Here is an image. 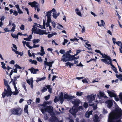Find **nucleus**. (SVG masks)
<instances>
[{"label": "nucleus", "mask_w": 122, "mask_h": 122, "mask_svg": "<svg viewBox=\"0 0 122 122\" xmlns=\"http://www.w3.org/2000/svg\"><path fill=\"white\" fill-rule=\"evenodd\" d=\"M122 110L120 108H116L109 114L108 122H122Z\"/></svg>", "instance_id": "nucleus-1"}, {"label": "nucleus", "mask_w": 122, "mask_h": 122, "mask_svg": "<svg viewBox=\"0 0 122 122\" xmlns=\"http://www.w3.org/2000/svg\"><path fill=\"white\" fill-rule=\"evenodd\" d=\"M4 85L6 86L7 90L5 88L4 89V92H3L2 96L3 98H4L6 96L7 97H10L12 94V92L10 86L8 84L7 81L5 79H4Z\"/></svg>", "instance_id": "nucleus-2"}, {"label": "nucleus", "mask_w": 122, "mask_h": 122, "mask_svg": "<svg viewBox=\"0 0 122 122\" xmlns=\"http://www.w3.org/2000/svg\"><path fill=\"white\" fill-rule=\"evenodd\" d=\"M71 52V50L67 51L62 56L61 60L63 62H66L67 61H71L72 55L70 54Z\"/></svg>", "instance_id": "nucleus-3"}, {"label": "nucleus", "mask_w": 122, "mask_h": 122, "mask_svg": "<svg viewBox=\"0 0 122 122\" xmlns=\"http://www.w3.org/2000/svg\"><path fill=\"white\" fill-rule=\"evenodd\" d=\"M11 111L12 114L20 116L23 112L22 109L20 107L11 109Z\"/></svg>", "instance_id": "nucleus-4"}, {"label": "nucleus", "mask_w": 122, "mask_h": 122, "mask_svg": "<svg viewBox=\"0 0 122 122\" xmlns=\"http://www.w3.org/2000/svg\"><path fill=\"white\" fill-rule=\"evenodd\" d=\"M78 108L73 106L71 109L69 110V112L76 117V113L78 111Z\"/></svg>", "instance_id": "nucleus-5"}, {"label": "nucleus", "mask_w": 122, "mask_h": 122, "mask_svg": "<svg viewBox=\"0 0 122 122\" xmlns=\"http://www.w3.org/2000/svg\"><path fill=\"white\" fill-rule=\"evenodd\" d=\"M74 96L70 95L67 93L64 94V99H67L68 100H72V99L74 98Z\"/></svg>", "instance_id": "nucleus-6"}, {"label": "nucleus", "mask_w": 122, "mask_h": 122, "mask_svg": "<svg viewBox=\"0 0 122 122\" xmlns=\"http://www.w3.org/2000/svg\"><path fill=\"white\" fill-rule=\"evenodd\" d=\"M105 103L107 104V107L109 108H110L113 105L112 101L111 100H108L106 101Z\"/></svg>", "instance_id": "nucleus-7"}, {"label": "nucleus", "mask_w": 122, "mask_h": 122, "mask_svg": "<svg viewBox=\"0 0 122 122\" xmlns=\"http://www.w3.org/2000/svg\"><path fill=\"white\" fill-rule=\"evenodd\" d=\"M38 3L35 1L31 2H30L28 3V4L31 6L32 7H35V10H36V8L38 7Z\"/></svg>", "instance_id": "nucleus-8"}, {"label": "nucleus", "mask_w": 122, "mask_h": 122, "mask_svg": "<svg viewBox=\"0 0 122 122\" xmlns=\"http://www.w3.org/2000/svg\"><path fill=\"white\" fill-rule=\"evenodd\" d=\"M95 97L93 94L88 95L87 97V99L89 101V102H92V101L95 99Z\"/></svg>", "instance_id": "nucleus-9"}, {"label": "nucleus", "mask_w": 122, "mask_h": 122, "mask_svg": "<svg viewBox=\"0 0 122 122\" xmlns=\"http://www.w3.org/2000/svg\"><path fill=\"white\" fill-rule=\"evenodd\" d=\"M26 82L29 85H30L32 89L33 87V78L32 77L29 80H26Z\"/></svg>", "instance_id": "nucleus-10"}, {"label": "nucleus", "mask_w": 122, "mask_h": 122, "mask_svg": "<svg viewBox=\"0 0 122 122\" xmlns=\"http://www.w3.org/2000/svg\"><path fill=\"white\" fill-rule=\"evenodd\" d=\"M54 61H49L48 62L46 61H44V65L45 66V68H46V66H47L49 67H51L52 66V64L54 63Z\"/></svg>", "instance_id": "nucleus-11"}, {"label": "nucleus", "mask_w": 122, "mask_h": 122, "mask_svg": "<svg viewBox=\"0 0 122 122\" xmlns=\"http://www.w3.org/2000/svg\"><path fill=\"white\" fill-rule=\"evenodd\" d=\"M28 70L30 71L31 73L32 74L33 73V74H36L37 71H39L38 69H35L32 67L30 68Z\"/></svg>", "instance_id": "nucleus-12"}, {"label": "nucleus", "mask_w": 122, "mask_h": 122, "mask_svg": "<svg viewBox=\"0 0 122 122\" xmlns=\"http://www.w3.org/2000/svg\"><path fill=\"white\" fill-rule=\"evenodd\" d=\"M107 60H108V61L110 62H108L107 60H106V59H105L104 60L105 62H104V63L105 64H107L108 65H110L111 66H114V65H113L112 64V60L110 57L108 58Z\"/></svg>", "instance_id": "nucleus-13"}, {"label": "nucleus", "mask_w": 122, "mask_h": 122, "mask_svg": "<svg viewBox=\"0 0 122 122\" xmlns=\"http://www.w3.org/2000/svg\"><path fill=\"white\" fill-rule=\"evenodd\" d=\"M51 119V122L53 121L54 122H58L59 121L58 118L56 117L54 114L52 115Z\"/></svg>", "instance_id": "nucleus-14"}, {"label": "nucleus", "mask_w": 122, "mask_h": 122, "mask_svg": "<svg viewBox=\"0 0 122 122\" xmlns=\"http://www.w3.org/2000/svg\"><path fill=\"white\" fill-rule=\"evenodd\" d=\"M72 103L74 105V107L78 108V106L80 103V101L75 100L72 102Z\"/></svg>", "instance_id": "nucleus-15"}, {"label": "nucleus", "mask_w": 122, "mask_h": 122, "mask_svg": "<svg viewBox=\"0 0 122 122\" xmlns=\"http://www.w3.org/2000/svg\"><path fill=\"white\" fill-rule=\"evenodd\" d=\"M107 92L109 95V96L111 97H115L116 95L115 93L109 90H107Z\"/></svg>", "instance_id": "nucleus-16"}, {"label": "nucleus", "mask_w": 122, "mask_h": 122, "mask_svg": "<svg viewBox=\"0 0 122 122\" xmlns=\"http://www.w3.org/2000/svg\"><path fill=\"white\" fill-rule=\"evenodd\" d=\"M47 112L50 113H52L53 111V107L51 106H47Z\"/></svg>", "instance_id": "nucleus-17"}, {"label": "nucleus", "mask_w": 122, "mask_h": 122, "mask_svg": "<svg viewBox=\"0 0 122 122\" xmlns=\"http://www.w3.org/2000/svg\"><path fill=\"white\" fill-rule=\"evenodd\" d=\"M59 99L60 101V102L62 104L64 101V97H63V92H61L60 93V95L59 97Z\"/></svg>", "instance_id": "nucleus-18"}, {"label": "nucleus", "mask_w": 122, "mask_h": 122, "mask_svg": "<svg viewBox=\"0 0 122 122\" xmlns=\"http://www.w3.org/2000/svg\"><path fill=\"white\" fill-rule=\"evenodd\" d=\"M104 56L103 55V56H102V57L103 58H105V59H101V61L104 63L105 62L104 61V60L105 59H106V60H107V59L109 58V57H110V56H107V55L104 54Z\"/></svg>", "instance_id": "nucleus-19"}, {"label": "nucleus", "mask_w": 122, "mask_h": 122, "mask_svg": "<svg viewBox=\"0 0 122 122\" xmlns=\"http://www.w3.org/2000/svg\"><path fill=\"white\" fill-rule=\"evenodd\" d=\"M15 6L17 9L18 12V13L19 14H21L23 13V12L20 9V7L17 4L15 5Z\"/></svg>", "instance_id": "nucleus-20"}, {"label": "nucleus", "mask_w": 122, "mask_h": 122, "mask_svg": "<svg viewBox=\"0 0 122 122\" xmlns=\"http://www.w3.org/2000/svg\"><path fill=\"white\" fill-rule=\"evenodd\" d=\"M75 10L76 12L78 15L80 16H82L81 14L78 9H76Z\"/></svg>", "instance_id": "nucleus-21"}, {"label": "nucleus", "mask_w": 122, "mask_h": 122, "mask_svg": "<svg viewBox=\"0 0 122 122\" xmlns=\"http://www.w3.org/2000/svg\"><path fill=\"white\" fill-rule=\"evenodd\" d=\"M50 33V32H48L47 33L46 32V30H41L40 35H43V34L47 35L48 33Z\"/></svg>", "instance_id": "nucleus-22"}, {"label": "nucleus", "mask_w": 122, "mask_h": 122, "mask_svg": "<svg viewBox=\"0 0 122 122\" xmlns=\"http://www.w3.org/2000/svg\"><path fill=\"white\" fill-rule=\"evenodd\" d=\"M47 106L46 107H44V108H42L40 110L42 112V113L43 114H44L45 113V112H47Z\"/></svg>", "instance_id": "nucleus-23"}, {"label": "nucleus", "mask_w": 122, "mask_h": 122, "mask_svg": "<svg viewBox=\"0 0 122 122\" xmlns=\"http://www.w3.org/2000/svg\"><path fill=\"white\" fill-rule=\"evenodd\" d=\"M57 34V33L55 32L52 33L51 34H49L47 36V37L49 38H50L51 37L54 35H56Z\"/></svg>", "instance_id": "nucleus-24"}, {"label": "nucleus", "mask_w": 122, "mask_h": 122, "mask_svg": "<svg viewBox=\"0 0 122 122\" xmlns=\"http://www.w3.org/2000/svg\"><path fill=\"white\" fill-rule=\"evenodd\" d=\"M12 25L13 27L12 28L11 30H10V31H15V29L16 27L14 23H12Z\"/></svg>", "instance_id": "nucleus-25"}, {"label": "nucleus", "mask_w": 122, "mask_h": 122, "mask_svg": "<svg viewBox=\"0 0 122 122\" xmlns=\"http://www.w3.org/2000/svg\"><path fill=\"white\" fill-rule=\"evenodd\" d=\"M40 41V40L39 39H34L33 40V42L34 44H36L38 43Z\"/></svg>", "instance_id": "nucleus-26"}, {"label": "nucleus", "mask_w": 122, "mask_h": 122, "mask_svg": "<svg viewBox=\"0 0 122 122\" xmlns=\"http://www.w3.org/2000/svg\"><path fill=\"white\" fill-rule=\"evenodd\" d=\"M112 68H112L113 71L115 72L116 73H118L117 70V69L115 67V66L114 65L113 66H112Z\"/></svg>", "instance_id": "nucleus-27"}, {"label": "nucleus", "mask_w": 122, "mask_h": 122, "mask_svg": "<svg viewBox=\"0 0 122 122\" xmlns=\"http://www.w3.org/2000/svg\"><path fill=\"white\" fill-rule=\"evenodd\" d=\"M119 98L120 99V101L122 104V93L121 92L119 95Z\"/></svg>", "instance_id": "nucleus-28"}, {"label": "nucleus", "mask_w": 122, "mask_h": 122, "mask_svg": "<svg viewBox=\"0 0 122 122\" xmlns=\"http://www.w3.org/2000/svg\"><path fill=\"white\" fill-rule=\"evenodd\" d=\"M83 93L82 92H76V95L78 96H81L83 95Z\"/></svg>", "instance_id": "nucleus-29"}, {"label": "nucleus", "mask_w": 122, "mask_h": 122, "mask_svg": "<svg viewBox=\"0 0 122 122\" xmlns=\"http://www.w3.org/2000/svg\"><path fill=\"white\" fill-rule=\"evenodd\" d=\"M47 90V88L46 87H43L41 90V92H44L46 91Z\"/></svg>", "instance_id": "nucleus-30"}, {"label": "nucleus", "mask_w": 122, "mask_h": 122, "mask_svg": "<svg viewBox=\"0 0 122 122\" xmlns=\"http://www.w3.org/2000/svg\"><path fill=\"white\" fill-rule=\"evenodd\" d=\"M41 30V29H40L37 30L36 31L34 32V33L35 34L36 33L37 34L40 35Z\"/></svg>", "instance_id": "nucleus-31"}, {"label": "nucleus", "mask_w": 122, "mask_h": 122, "mask_svg": "<svg viewBox=\"0 0 122 122\" xmlns=\"http://www.w3.org/2000/svg\"><path fill=\"white\" fill-rule=\"evenodd\" d=\"M99 118L98 116L97 117H95L94 120V122H99Z\"/></svg>", "instance_id": "nucleus-32"}, {"label": "nucleus", "mask_w": 122, "mask_h": 122, "mask_svg": "<svg viewBox=\"0 0 122 122\" xmlns=\"http://www.w3.org/2000/svg\"><path fill=\"white\" fill-rule=\"evenodd\" d=\"M47 17H51V11H48L47 12L46 15Z\"/></svg>", "instance_id": "nucleus-33"}, {"label": "nucleus", "mask_w": 122, "mask_h": 122, "mask_svg": "<svg viewBox=\"0 0 122 122\" xmlns=\"http://www.w3.org/2000/svg\"><path fill=\"white\" fill-rule=\"evenodd\" d=\"M17 35H16L15 34H11V36L13 38H16L17 39L18 38V37L17 36Z\"/></svg>", "instance_id": "nucleus-34"}, {"label": "nucleus", "mask_w": 122, "mask_h": 122, "mask_svg": "<svg viewBox=\"0 0 122 122\" xmlns=\"http://www.w3.org/2000/svg\"><path fill=\"white\" fill-rule=\"evenodd\" d=\"M121 44V47L119 48L120 52L122 53V44L121 41H118Z\"/></svg>", "instance_id": "nucleus-35"}, {"label": "nucleus", "mask_w": 122, "mask_h": 122, "mask_svg": "<svg viewBox=\"0 0 122 122\" xmlns=\"http://www.w3.org/2000/svg\"><path fill=\"white\" fill-rule=\"evenodd\" d=\"M14 66L15 67V68L21 69L22 67L16 64L14 65Z\"/></svg>", "instance_id": "nucleus-36"}, {"label": "nucleus", "mask_w": 122, "mask_h": 122, "mask_svg": "<svg viewBox=\"0 0 122 122\" xmlns=\"http://www.w3.org/2000/svg\"><path fill=\"white\" fill-rule=\"evenodd\" d=\"M36 25H34L33 26V28H32V30L33 31H34V32L36 31L37 30V28L35 27Z\"/></svg>", "instance_id": "nucleus-37"}, {"label": "nucleus", "mask_w": 122, "mask_h": 122, "mask_svg": "<svg viewBox=\"0 0 122 122\" xmlns=\"http://www.w3.org/2000/svg\"><path fill=\"white\" fill-rule=\"evenodd\" d=\"M37 61L39 62H41L42 61L41 57H37Z\"/></svg>", "instance_id": "nucleus-38"}, {"label": "nucleus", "mask_w": 122, "mask_h": 122, "mask_svg": "<svg viewBox=\"0 0 122 122\" xmlns=\"http://www.w3.org/2000/svg\"><path fill=\"white\" fill-rule=\"evenodd\" d=\"M75 56H73V55H72L71 61L73 60H74L75 59H77L78 58H79V57H75Z\"/></svg>", "instance_id": "nucleus-39"}, {"label": "nucleus", "mask_w": 122, "mask_h": 122, "mask_svg": "<svg viewBox=\"0 0 122 122\" xmlns=\"http://www.w3.org/2000/svg\"><path fill=\"white\" fill-rule=\"evenodd\" d=\"M50 95H48L47 96H45V100L47 101L50 98Z\"/></svg>", "instance_id": "nucleus-40"}, {"label": "nucleus", "mask_w": 122, "mask_h": 122, "mask_svg": "<svg viewBox=\"0 0 122 122\" xmlns=\"http://www.w3.org/2000/svg\"><path fill=\"white\" fill-rule=\"evenodd\" d=\"M68 41L67 40L64 39V42H63L62 44L63 45H65L66 43H67Z\"/></svg>", "instance_id": "nucleus-41"}, {"label": "nucleus", "mask_w": 122, "mask_h": 122, "mask_svg": "<svg viewBox=\"0 0 122 122\" xmlns=\"http://www.w3.org/2000/svg\"><path fill=\"white\" fill-rule=\"evenodd\" d=\"M14 79H13L12 78L11 79V81L10 82V83H11L13 81H16L17 80V78L16 77L14 76L13 77Z\"/></svg>", "instance_id": "nucleus-42"}, {"label": "nucleus", "mask_w": 122, "mask_h": 122, "mask_svg": "<svg viewBox=\"0 0 122 122\" xmlns=\"http://www.w3.org/2000/svg\"><path fill=\"white\" fill-rule=\"evenodd\" d=\"M15 54H18V55H20L21 56H22L23 54V53H21V52L17 51L15 53Z\"/></svg>", "instance_id": "nucleus-43"}, {"label": "nucleus", "mask_w": 122, "mask_h": 122, "mask_svg": "<svg viewBox=\"0 0 122 122\" xmlns=\"http://www.w3.org/2000/svg\"><path fill=\"white\" fill-rule=\"evenodd\" d=\"M44 117L45 120H47L48 117L47 114L46 113H44Z\"/></svg>", "instance_id": "nucleus-44"}, {"label": "nucleus", "mask_w": 122, "mask_h": 122, "mask_svg": "<svg viewBox=\"0 0 122 122\" xmlns=\"http://www.w3.org/2000/svg\"><path fill=\"white\" fill-rule=\"evenodd\" d=\"M99 94L100 97H102L104 96V94L103 92H101L100 91L99 92Z\"/></svg>", "instance_id": "nucleus-45"}, {"label": "nucleus", "mask_w": 122, "mask_h": 122, "mask_svg": "<svg viewBox=\"0 0 122 122\" xmlns=\"http://www.w3.org/2000/svg\"><path fill=\"white\" fill-rule=\"evenodd\" d=\"M47 22H51V17H47Z\"/></svg>", "instance_id": "nucleus-46"}, {"label": "nucleus", "mask_w": 122, "mask_h": 122, "mask_svg": "<svg viewBox=\"0 0 122 122\" xmlns=\"http://www.w3.org/2000/svg\"><path fill=\"white\" fill-rule=\"evenodd\" d=\"M88 106V103L86 102H85L84 105L83 107L85 108H86Z\"/></svg>", "instance_id": "nucleus-47"}, {"label": "nucleus", "mask_w": 122, "mask_h": 122, "mask_svg": "<svg viewBox=\"0 0 122 122\" xmlns=\"http://www.w3.org/2000/svg\"><path fill=\"white\" fill-rule=\"evenodd\" d=\"M115 98V100L117 102L119 100V99L118 97L117 96V95L115 96V97H114Z\"/></svg>", "instance_id": "nucleus-48"}, {"label": "nucleus", "mask_w": 122, "mask_h": 122, "mask_svg": "<svg viewBox=\"0 0 122 122\" xmlns=\"http://www.w3.org/2000/svg\"><path fill=\"white\" fill-rule=\"evenodd\" d=\"M20 28L22 30H24L25 29V26L24 25L22 24L21 26L20 27Z\"/></svg>", "instance_id": "nucleus-49"}, {"label": "nucleus", "mask_w": 122, "mask_h": 122, "mask_svg": "<svg viewBox=\"0 0 122 122\" xmlns=\"http://www.w3.org/2000/svg\"><path fill=\"white\" fill-rule=\"evenodd\" d=\"M45 25H46V23H45V22L44 21V20L43 22V25L42 27V28L41 27H40L41 28V29L44 28V29H46V28H45Z\"/></svg>", "instance_id": "nucleus-50"}, {"label": "nucleus", "mask_w": 122, "mask_h": 122, "mask_svg": "<svg viewBox=\"0 0 122 122\" xmlns=\"http://www.w3.org/2000/svg\"><path fill=\"white\" fill-rule=\"evenodd\" d=\"M53 18L55 19H56L57 16L56 14L53 13L52 15Z\"/></svg>", "instance_id": "nucleus-51"}, {"label": "nucleus", "mask_w": 122, "mask_h": 122, "mask_svg": "<svg viewBox=\"0 0 122 122\" xmlns=\"http://www.w3.org/2000/svg\"><path fill=\"white\" fill-rule=\"evenodd\" d=\"M13 15L15 16H17L18 15V12L14 10L13 12Z\"/></svg>", "instance_id": "nucleus-52"}, {"label": "nucleus", "mask_w": 122, "mask_h": 122, "mask_svg": "<svg viewBox=\"0 0 122 122\" xmlns=\"http://www.w3.org/2000/svg\"><path fill=\"white\" fill-rule=\"evenodd\" d=\"M37 62L36 60H33L32 62H31V64H34L36 65L37 64Z\"/></svg>", "instance_id": "nucleus-53"}, {"label": "nucleus", "mask_w": 122, "mask_h": 122, "mask_svg": "<svg viewBox=\"0 0 122 122\" xmlns=\"http://www.w3.org/2000/svg\"><path fill=\"white\" fill-rule=\"evenodd\" d=\"M71 63L69 62H67L66 63V66H69L70 68L71 67Z\"/></svg>", "instance_id": "nucleus-54"}, {"label": "nucleus", "mask_w": 122, "mask_h": 122, "mask_svg": "<svg viewBox=\"0 0 122 122\" xmlns=\"http://www.w3.org/2000/svg\"><path fill=\"white\" fill-rule=\"evenodd\" d=\"M5 64H3V65H2V67L3 69H7V68L6 66H5Z\"/></svg>", "instance_id": "nucleus-55"}, {"label": "nucleus", "mask_w": 122, "mask_h": 122, "mask_svg": "<svg viewBox=\"0 0 122 122\" xmlns=\"http://www.w3.org/2000/svg\"><path fill=\"white\" fill-rule=\"evenodd\" d=\"M59 99L57 98L56 97L55 99H54V102L55 103H56L58 102L59 100Z\"/></svg>", "instance_id": "nucleus-56"}, {"label": "nucleus", "mask_w": 122, "mask_h": 122, "mask_svg": "<svg viewBox=\"0 0 122 122\" xmlns=\"http://www.w3.org/2000/svg\"><path fill=\"white\" fill-rule=\"evenodd\" d=\"M52 25L53 27L55 28L56 26V24L55 22L53 21L51 22Z\"/></svg>", "instance_id": "nucleus-57"}, {"label": "nucleus", "mask_w": 122, "mask_h": 122, "mask_svg": "<svg viewBox=\"0 0 122 122\" xmlns=\"http://www.w3.org/2000/svg\"><path fill=\"white\" fill-rule=\"evenodd\" d=\"M41 52H43L44 53H45V51H44V49H43V47L42 46H41Z\"/></svg>", "instance_id": "nucleus-58"}, {"label": "nucleus", "mask_w": 122, "mask_h": 122, "mask_svg": "<svg viewBox=\"0 0 122 122\" xmlns=\"http://www.w3.org/2000/svg\"><path fill=\"white\" fill-rule=\"evenodd\" d=\"M117 65L118 68L119 70V71L120 72H122V70L121 67L118 65L117 63Z\"/></svg>", "instance_id": "nucleus-59"}, {"label": "nucleus", "mask_w": 122, "mask_h": 122, "mask_svg": "<svg viewBox=\"0 0 122 122\" xmlns=\"http://www.w3.org/2000/svg\"><path fill=\"white\" fill-rule=\"evenodd\" d=\"M36 103H39L40 102V99L39 98H37L36 99Z\"/></svg>", "instance_id": "nucleus-60"}, {"label": "nucleus", "mask_w": 122, "mask_h": 122, "mask_svg": "<svg viewBox=\"0 0 122 122\" xmlns=\"http://www.w3.org/2000/svg\"><path fill=\"white\" fill-rule=\"evenodd\" d=\"M5 32H9L10 31V30H8V29L7 28H5L4 29Z\"/></svg>", "instance_id": "nucleus-61"}, {"label": "nucleus", "mask_w": 122, "mask_h": 122, "mask_svg": "<svg viewBox=\"0 0 122 122\" xmlns=\"http://www.w3.org/2000/svg\"><path fill=\"white\" fill-rule=\"evenodd\" d=\"M12 94L13 93V94L14 95H16L18 93V91H16L15 92H12Z\"/></svg>", "instance_id": "nucleus-62"}, {"label": "nucleus", "mask_w": 122, "mask_h": 122, "mask_svg": "<svg viewBox=\"0 0 122 122\" xmlns=\"http://www.w3.org/2000/svg\"><path fill=\"white\" fill-rule=\"evenodd\" d=\"M65 52V51L64 50H61L60 51V52L62 54H63Z\"/></svg>", "instance_id": "nucleus-63"}, {"label": "nucleus", "mask_w": 122, "mask_h": 122, "mask_svg": "<svg viewBox=\"0 0 122 122\" xmlns=\"http://www.w3.org/2000/svg\"><path fill=\"white\" fill-rule=\"evenodd\" d=\"M31 102V99H30L27 101V103L28 105H30Z\"/></svg>", "instance_id": "nucleus-64"}]
</instances>
